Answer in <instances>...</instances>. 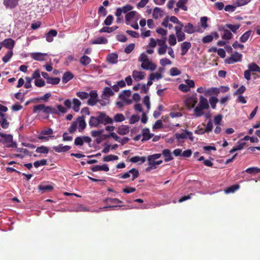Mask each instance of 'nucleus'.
<instances>
[{
  "mask_svg": "<svg viewBox=\"0 0 260 260\" xmlns=\"http://www.w3.org/2000/svg\"><path fill=\"white\" fill-rule=\"evenodd\" d=\"M19 0H3V5L7 9L12 10L19 5Z\"/></svg>",
  "mask_w": 260,
  "mask_h": 260,
  "instance_id": "obj_8",
  "label": "nucleus"
},
{
  "mask_svg": "<svg viewBox=\"0 0 260 260\" xmlns=\"http://www.w3.org/2000/svg\"><path fill=\"white\" fill-rule=\"evenodd\" d=\"M191 47V44L189 42H184L181 44V55H185L188 50Z\"/></svg>",
  "mask_w": 260,
  "mask_h": 260,
  "instance_id": "obj_13",
  "label": "nucleus"
},
{
  "mask_svg": "<svg viewBox=\"0 0 260 260\" xmlns=\"http://www.w3.org/2000/svg\"><path fill=\"white\" fill-rule=\"evenodd\" d=\"M104 203L109 204H119L122 203V202L117 198H106L104 201Z\"/></svg>",
  "mask_w": 260,
  "mask_h": 260,
  "instance_id": "obj_33",
  "label": "nucleus"
},
{
  "mask_svg": "<svg viewBox=\"0 0 260 260\" xmlns=\"http://www.w3.org/2000/svg\"><path fill=\"white\" fill-rule=\"evenodd\" d=\"M114 92L109 87H106L104 88L102 95L103 99L108 100L110 96L114 95Z\"/></svg>",
  "mask_w": 260,
  "mask_h": 260,
  "instance_id": "obj_16",
  "label": "nucleus"
},
{
  "mask_svg": "<svg viewBox=\"0 0 260 260\" xmlns=\"http://www.w3.org/2000/svg\"><path fill=\"white\" fill-rule=\"evenodd\" d=\"M170 75L172 76H175L179 75L181 74V71L177 68H172L170 70Z\"/></svg>",
  "mask_w": 260,
  "mask_h": 260,
  "instance_id": "obj_52",
  "label": "nucleus"
},
{
  "mask_svg": "<svg viewBox=\"0 0 260 260\" xmlns=\"http://www.w3.org/2000/svg\"><path fill=\"white\" fill-rule=\"evenodd\" d=\"M240 24H226L225 25L224 27H226L228 29H230L234 33H236L237 30L240 28Z\"/></svg>",
  "mask_w": 260,
  "mask_h": 260,
  "instance_id": "obj_37",
  "label": "nucleus"
},
{
  "mask_svg": "<svg viewBox=\"0 0 260 260\" xmlns=\"http://www.w3.org/2000/svg\"><path fill=\"white\" fill-rule=\"evenodd\" d=\"M15 44V41L11 38L6 39L1 42L4 47L9 50H12L14 48Z\"/></svg>",
  "mask_w": 260,
  "mask_h": 260,
  "instance_id": "obj_10",
  "label": "nucleus"
},
{
  "mask_svg": "<svg viewBox=\"0 0 260 260\" xmlns=\"http://www.w3.org/2000/svg\"><path fill=\"white\" fill-rule=\"evenodd\" d=\"M251 31L249 30L246 32H245L243 35H242V36L240 38V41L242 43L246 42L248 39L249 38L251 34Z\"/></svg>",
  "mask_w": 260,
  "mask_h": 260,
  "instance_id": "obj_41",
  "label": "nucleus"
},
{
  "mask_svg": "<svg viewBox=\"0 0 260 260\" xmlns=\"http://www.w3.org/2000/svg\"><path fill=\"white\" fill-rule=\"evenodd\" d=\"M98 93L96 90H91L89 93V98L88 99L87 104L91 106H93L96 105L98 100Z\"/></svg>",
  "mask_w": 260,
  "mask_h": 260,
  "instance_id": "obj_7",
  "label": "nucleus"
},
{
  "mask_svg": "<svg viewBox=\"0 0 260 260\" xmlns=\"http://www.w3.org/2000/svg\"><path fill=\"white\" fill-rule=\"evenodd\" d=\"M131 95V91L129 90H125L119 94V96L122 101H127L126 97H129Z\"/></svg>",
  "mask_w": 260,
  "mask_h": 260,
  "instance_id": "obj_38",
  "label": "nucleus"
},
{
  "mask_svg": "<svg viewBox=\"0 0 260 260\" xmlns=\"http://www.w3.org/2000/svg\"><path fill=\"white\" fill-rule=\"evenodd\" d=\"M140 120V116L137 115H132L129 118V123L134 124Z\"/></svg>",
  "mask_w": 260,
  "mask_h": 260,
  "instance_id": "obj_64",
  "label": "nucleus"
},
{
  "mask_svg": "<svg viewBox=\"0 0 260 260\" xmlns=\"http://www.w3.org/2000/svg\"><path fill=\"white\" fill-rule=\"evenodd\" d=\"M188 0H179L176 3V6L181 9L186 11L188 10L187 7L186 6V4L187 3Z\"/></svg>",
  "mask_w": 260,
  "mask_h": 260,
  "instance_id": "obj_32",
  "label": "nucleus"
},
{
  "mask_svg": "<svg viewBox=\"0 0 260 260\" xmlns=\"http://www.w3.org/2000/svg\"><path fill=\"white\" fill-rule=\"evenodd\" d=\"M197 103V99L196 98L191 97L187 100V105L192 108H193Z\"/></svg>",
  "mask_w": 260,
  "mask_h": 260,
  "instance_id": "obj_54",
  "label": "nucleus"
},
{
  "mask_svg": "<svg viewBox=\"0 0 260 260\" xmlns=\"http://www.w3.org/2000/svg\"><path fill=\"white\" fill-rule=\"evenodd\" d=\"M118 159V157L117 155L110 154L103 157V160L104 161H110L112 160H116Z\"/></svg>",
  "mask_w": 260,
  "mask_h": 260,
  "instance_id": "obj_47",
  "label": "nucleus"
},
{
  "mask_svg": "<svg viewBox=\"0 0 260 260\" xmlns=\"http://www.w3.org/2000/svg\"><path fill=\"white\" fill-rule=\"evenodd\" d=\"M222 30L223 34L222 36V38L223 40H230L232 38L233 35L229 29L228 28H223Z\"/></svg>",
  "mask_w": 260,
  "mask_h": 260,
  "instance_id": "obj_34",
  "label": "nucleus"
},
{
  "mask_svg": "<svg viewBox=\"0 0 260 260\" xmlns=\"http://www.w3.org/2000/svg\"><path fill=\"white\" fill-rule=\"evenodd\" d=\"M13 54V51L10 50L7 52L6 54L3 57L2 60L5 63L8 62Z\"/></svg>",
  "mask_w": 260,
  "mask_h": 260,
  "instance_id": "obj_50",
  "label": "nucleus"
},
{
  "mask_svg": "<svg viewBox=\"0 0 260 260\" xmlns=\"http://www.w3.org/2000/svg\"><path fill=\"white\" fill-rule=\"evenodd\" d=\"M141 68L146 70H150L151 71H154L156 68V65L149 61V60H147V61H146V62H142L141 64Z\"/></svg>",
  "mask_w": 260,
  "mask_h": 260,
  "instance_id": "obj_9",
  "label": "nucleus"
},
{
  "mask_svg": "<svg viewBox=\"0 0 260 260\" xmlns=\"http://www.w3.org/2000/svg\"><path fill=\"white\" fill-rule=\"evenodd\" d=\"M177 40L178 42L183 41L185 39V35L183 31H181L176 34Z\"/></svg>",
  "mask_w": 260,
  "mask_h": 260,
  "instance_id": "obj_55",
  "label": "nucleus"
},
{
  "mask_svg": "<svg viewBox=\"0 0 260 260\" xmlns=\"http://www.w3.org/2000/svg\"><path fill=\"white\" fill-rule=\"evenodd\" d=\"M74 77V74L70 71L66 72L62 78V81L63 83H67L72 80Z\"/></svg>",
  "mask_w": 260,
  "mask_h": 260,
  "instance_id": "obj_22",
  "label": "nucleus"
},
{
  "mask_svg": "<svg viewBox=\"0 0 260 260\" xmlns=\"http://www.w3.org/2000/svg\"><path fill=\"white\" fill-rule=\"evenodd\" d=\"M137 12L135 11H132L128 12L125 15V20L127 22H129L133 18H134Z\"/></svg>",
  "mask_w": 260,
  "mask_h": 260,
  "instance_id": "obj_46",
  "label": "nucleus"
},
{
  "mask_svg": "<svg viewBox=\"0 0 260 260\" xmlns=\"http://www.w3.org/2000/svg\"><path fill=\"white\" fill-rule=\"evenodd\" d=\"M125 119V118L123 114L121 113H117L116 115H115L114 119L113 120H114L115 122H120L124 121Z\"/></svg>",
  "mask_w": 260,
  "mask_h": 260,
  "instance_id": "obj_45",
  "label": "nucleus"
},
{
  "mask_svg": "<svg viewBox=\"0 0 260 260\" xmlns=\"http://www.w3.org/2000/svg\"><path fill=\"white\" fill-rule=\"evenodd\" d=\"M249 70L250 72H260V68L255 63H252L248 65Z\"/></svg>",
  "mask_w": 260,
  "mask_h": 260,
  "instance_id": "obj_44",
  "label": "nucleus"
},
{
  "mask_svg": "<svg viewBox=\"0 0 260 260\" xmlns=\"http://www.w3.org/2000/svg\"><path fill=\"white\" fill-rule=\"evenodd\" d=\"M57 32L55 29H51L46 34V40L48 42H51L53 40V37L56 36Z\"/></svg>",
  "mask_w": 260,
  "mask_h": 260,
  "instance_id": "obj_23",
  "label": "nucleus"
},
{
  "mask_svg": "<svg viewBox=\"0 0 260 260\" xmlns=\"http://www.w3.org/2000/svg\"><path fill=\"white\" fill-rule=\"evenodd\" d=\"M118 56L117 53H112L107 55V60L111 63L114 64L118 62Z\"/></svg>",
  "mask_w": 260,
  "mask_h": 260,
  "instance_id": "obj_18",
  "label": "nucleus"
},
{
  "mask_svg": "<svg viewBox=\"0 0 260 260\" xmlns=\"http://www.w3.org/2000/svg\"><path fill=\"white\" fill-rule=\"evenodd\" d=\"M108 43L107 39L103 37H99L91 41L92 44H106Z\"/></svg>",
  "mask_w": 260,
  "mask_h": 260,
  "instance_id": "obj_30",
  "label": "nucleus"
},
{
  "mask_svg": "<svg viewBox=\"0 0 260 260\" xmlns=\"http://www.w3.org/2000/svg\"><path fill=\"white\" fill-rule=\"evenodd\" d=\"M134 48L135 44L133 43L130 44L125 48L124 52L127 54H129L134 49Z\"/></svg>",
  "mask_w": 260,
  "mask_h": 260,
  "instance_id": "obj_62",
  "label": "nucleus"
},
{
  "mask_svg": "<svg viewBox=\"0 0 260 260\" xmlns=\"http://www.w3.org/2000/svg\"><path fill=\"white\" fill-rule=\"evenodd\" d=\"M76 94L78 97L82 100L87 99L89 96V93L85 91H78L76 92Z\"/></svg>",
  "mask_w": 260,
  "mask_h": 260,
  "instance_id": "obj_42",
  "label": "nucleus"
},
{
  "mask_svg": "<svg viewBox=\"0 0 260 260\" xmlns=\"http://www.w3.org/2000/svg\"><path fill=\"white\" fill-rule=\"evenodd\" d=\"M218 102V100L215 96H211L209 99V102L212 109L216 108V104Z\"/></svg>",
  "mask_w": 260,
  "mask_h": 260,
  "instance_id": "obj_53",
  "label": "nucleus"
},
{
  "mask_svg": "<svg viewBox=\"0 0 260 260\" xmlns=\"http://www.w3.org/2000/svg\"><path fill=\"white\" fill-rule=\"evenodd\" d=\"M219 89L217 87H212L207 89L206 96L217 95L219 93Z\"/></svg>",
  "mask_w": 260,
  "mask_h": 260,
  "instance_id": "obj_29",
  "label": "nucleus"
},
{
  "mask_svg": "<svg viewBox=\"0 0 260 260\" xmlns=\"http://www.w3.org/2000/svg\"><path fill=\"white\" fill-rule=\"evenodd\" d=\"M146 158L145 156H135L130 158L129 160L131 162L133 163H136L139 161H141V163H143L146 161Z\"/></svg>",
  "mask_w": 260,
  "mask_h": 260,
  "instance_id": "obj_36",
  "label": "nucleus"
},
{
  "mask_svg": "<svg viewBox=\"0 0 260 260\" xmlns=\"http://www.w3.org/2000/svg\"><path fill=\"white\" fill-rule=\"evenodd\" d=\"M162 78V76L161 74L158 72L155 73H151L149 75V79H150L151 80H154L155 79L158 80L161 79Z\"/></svg>",
  "mask_w": 260,
  "mask_h": 260,
  "instance_id": "obj_51",
  "label": "nucleus"
},
{
  "mask_svg": "<svg viewBox=\"0 0 260 260\" xmlns=\"http://www.w3.org/2000/svg\"><path fill=\"white\" fill-rule=\"evenodd\" d=\"M245 172L248 174H253V173H260V168L257 167H251L248 168L246 170Z\"/></svg>",
  "mask_w": 260,
  "mask_h": 260,
  "instance_id": "obj_49",
  "label": "nucleus"
},
{
  "mask_svg": "<svg viewBox=\"0 0 260 260\" xmlns=\"http://www.w3.org/2000/svg\"><path fill=\"white\" fill-rule=\"evenodd\" d=\"M240 187L239 185L238 184H234L233 185L229 186L225 188L224 190L225 193L228 194L230 193H233L236 190H238Z\"/></svg>",
  "mask_w": 260,
  "mask_h": 260,
  "instance_id": "obj_31",
  "label": "nucleus"
},
{
  "mask_svg": "<svg viewBox=\"0 0 260 260\" xmlns=\"http://www.w3.org/2000/svg\"><path fill=\"white\" fill-rule=\"evenodd\" d=\"M73 109L75 112H78L80 110V107L81 105L80 101L76 98L73 100Z\"/></svg>",
  "mask_w": 260,
  "mask_h": 260,
  "instance_id": "obj_39",
  "label": "nucleus"
},
{
  "mask_svg": "<svg viewBox=\"0 0 260 260\" xmlns=\"http://www.w3.org/2000/svg\"><path fill=\"white\" fill-rule=\"evenodd\" d=\"M77 126V122L74 121L72 123L68 130L70 133H74L76 131Z\"/></svg>",
  "mask_w": 260,
  "mask_h": 260,
  "instance_id": "obj_59",
  "label": "nucleus"
},
{
  "mask_svg": "<svg viewBox=\"0 0 260 260\" xmlns=\"http://www.w3.org/2000/svg\"><path fill=\"white\" fill-rule=\"evenodd\" d=\"M113 20V17L112 15H110L107 17L104 21V24L107 26L110 25Z\"/></svg>",
  "mask_w": 260,
  "mask_h": 260,
  "instance_id": "obj_63",
  "label": "nucleus"
},
{
  "mask_svg": "<svg viewBox=\"0 0 260 260\" xmlns=\"http://www.w3.org/2000/svg\"><path fill=\"white\" fill-rule=\"evenodd\" d=\"M145 75L146 74L144 72L142 71H138L137 70L133 71L132 73L133 77L137 81L144 79L145 77Z\"/></svg>",
  "mask_w": 260,
  "mask_h": 260,
  "instance_id": "obj_12",
  "label": "nucleus"
},
{
  "mask_svg": "<svg viewBox=\"0 0 260 260\" xmlns=\"http://www.w3.org/2000/svg\"><path fill=\"white\" fill-rule=\"evenodd\" d=\"M129 132V127L127 125H122L118 127L117 133L120 135L128 134Z\"/></svg>",
  "mask_w": 260,
  "mask_h": 260,
  "instance_id": "obj_21",
  "label": "nucleus"
},
{
  "mask_svg": "<svg viewBox=\"0 0 260 260\" xmlns=\"http://www.w3.org/2000/svg\"><path fill=\"white\" fill-rule=\"evenodd\" d=\"M175 136L177 140L188 138L191 142L194 141V138L192 136V133L191 132H189L187 130H185L184 133L181 134L176 133L175 134Z\"/></svg>",
  "mask_w": 260,
  "mask_h": 260,
  "instance_id": "obj_6",
  "label": "nucleus"
},
{
  "mask_svg": "<svg viewBox=\"0 0 260 260\" xmlns=\"http://www.w3.org/2000/svg\"><path fill=\"white\" fill-rule=\"evenodd\" d=\"M17 152L20 153L14 154L15 157L21 158H23L25 155L28 154V151L25 148H19L17 149Z\"/></svg>",
  "mask_w": 260,
  "mask_h": 260,
  "instance_id": "obj_25",
  "label": "nucleus"
},
{
  "mask_svg": "<svg viewBox=\"0 0 260 260\" xmlns=\"http://www.w3.org/2000/svg\"><path fill=\"white\" fill-rule=\"evenodd\" d=\"M209 105L207 100L202 95L200 96L198 105L194 109V114L197 117H201L204 114V110L208 109Z\"/></svg>",
  "mask_w": 260,
  "mask_h": 260,
  "instance_id": "obj_1",
  "label": "nucleus"
},
{
  "mask_svg": "<svg viewBox=\"0 0 260 260\" xmlns=\"http://www.w3.org/2000/svg\"><path fill=\"white\" fill-rule=\"evenodd\" d=\"M60 81V79L59 77H50L49 79H47V83L52 85H57Z\"/></svg>",
  "mask_w": 260,
  "mask_h": 260,
  "instance_id": "obj_43",
  "label": "nucleus"
},
{
  "mask_svg": "<svg viewBox=\"0 0 260 260\" xmlns=\"http://www.w3.org/2000/svg\"><path fill=\"white\" fill-rule=\"evenodd\" d=\"M49 106H46L44 104H39L34 106L33 113H37L40 111H42L46 115L44 118H48L49 115Z\"/></svg>",
  "mask_w": 260,
  "mask_h": 260,
  "instance_id": "obj_4",
  "label": "nucleus"
},
{
  "mask_svg": "<svg viewBox=\"0 0 260 260\" xmlns=\"http://www.w3.org/2000/svg\"><path fill=\"white\" fill-rule=\"evenodd\" d=\"M91 170L92 172H96L99 171H104L108 172L109 170L108 166L107 164H104L102 166L96 165L93 166Z\"/></svg>",
  "mask_w": 260,
  "mask_h": 260,
  "instance_id": "obj_20",
  "label": "nucleus"
},
{
  "mask_svg": "<svg viewBox=\"0 0 260 260\" xmlns=\"http://www.w3.org/2000/svg\"><path fill=\"white\" fill-rule=\"evenodd\" d=\"M47 55L46 53L40 52H34L30 54V57L38 61L45 60V57Z\"/></svg>",
  "mask_w": 260,
  "mask_h": 260,
  "instance_id": "obj_15",
  "label": "nucleus"
},
{
  "mask_svg": "<svg viewBox=\"0 0 260 260\" xmlns=\"http://www.w3.org/2000/svg\"><path fill=\"white\" fill-rule=\"evenodd\" d=\"M89 124L91 127H97L100 124L96 116H91L89 120Z\"/></svg>",
  "mask_w": 260,
  "mask_h": 260,
  "instance_id": "obj_27",
  "label": "nucleus"
},
{
  "mask_svg": "<svg viewBox=\"0 0 260 260\" xmlns=\"http://www.w3.org/2000/svg\"><path fill=\"white\" fill-rule=\"evenodd\" d=\"M3 138L0 142L4 144L8 148H16L17 144L13 141V136L10 134H4L1 136Z\"/></svg>",
  "mask_w": 260,
  "mask_h": 260,
  "instance_id": "obj_2",
  "label": "nucleus"
},
{
  "mask_svg": "<svg viewBox=\"0 0 260 260\" xmlns=\"http://www.w3.org/2000/svg\"><path fill=\"white\" fill-rule=\"evenodd\" d=\"M1 126L4 129H6L9 127L10 123L7 121L6 117L1 119Z\"/></svg>",
  "mask_w": 260,
  "mask_h": 260,
  "instance_id": "obj_57",
  "label": "nucleus"
},
{
  "mask_svg": "<svg viewBox=\"0 0 260 260\" xmlns=\"http://www.w3.org/2000/svg\"><path fill=\"white\" fill-rule=\"evenodd\" d=\"M118 28V27L117 26H113L112 27L105 26L103 27L102 29H101L99 31L100 32L110 33L115 31Z\"/></svg>",
  "mask_w": 260,
  "mask_h": 260,
  "instance_id": "obj_35",
  "label": "nucleus"
},
{
  "mask_svg": "<svg viewBox=\"0 0 260 260\" xmlns=\"http://www.w3.org/2000/svg\"><path fill=\"white\" fill-rule=\"evenodd\" d=\"M36 151L39 153L47 154L49 152V149L47 147L41 146L37 148Z\"/></svg>",
  "mask_w": 260,
  "mask_h": 260,
  "instance_id": "obj_48",
  "label": "nucleus"
},
{
  "mask_svg": "<svg viewBox=\"0 0 260 260\" xmlns=\"http://www.w3.org/2000/svg\"><path fill=\"white\" fill-rule=\"evenodd\" d=\"M169 43L171 46H174L176 44V39L174 34L170 35L169 38Z\"/></svg>",
  "mask_w": 260,
  "mask_h": 260,
  "instance_id": "obj_56",
  "label": "nucleus"
},
{
  "mask_svg": "<svg viewBox=\"0 0 260 260\" xmlns=\"http://www.w3.org/2000/svg\"><path fill=\"white\" fill-rule=\"evenodd\" d=\"M162 154L165 157V161L168 162L173 159L170 150L166 149L162 151Z\"/></svg>",
  "mask_w": 260,
  "mask_h": 260,
  "instance_id": "obj_26",
  "label": "nucleus"
},
{
  "mask_svg": "<svg viewBox=\"0 0 260 260\" xmlns=\"http://www.w3.org/2000/svg\"><path fill=\"white\" fill-rule=\"evenodd\" d=\"M142 133L143 136L142 141H148L153 136V134L150 133L149 129L148 128L143 129Z\"/></svg>",
  "mask_w": 260,
  "mask_h": 260,
  "instance_id": "obj_17",
  "label": "nucleus"
},
{
  "mask_svg": "<svg viewBox=\"0 0 260 260\" xmlns=\"http://www.w3.org/2000/svg\"><path fill=\"white\" fill-rule=\"evenodd\" d=\"M53 129L51 128L44 129L40 132L41 135H51L53 134Z\"/></svg>",
  "mask_w": 260,
  "mask_h": 260,
  "instance_id": "obj_60",
  "label": "nucleus"
},
{
  "mask_svg": "<svg viewBox=\"0 0 260 260\" xmlns=\"http://www.w3.org/2000/svg\"><path fill=\"white\" fill-rule=\"evenodd\" d=\"M90 62L91 59L86 55H83L80 59V63L83 66H87L90 63Z\"/></svg>",
  "mask_w": 260,
  "mask_h": 260,
  "instance_id": "obj_40",
  "label": "nucleus"
},
{
  "mask_svg": "<svg viewBox=\"0 0 260 260\" xmlns=\"http://www.w3.org/2000/svg\"><path fill=\"white\" fill-rule=\"evenodd\" d=\"M184 31L188 34H191L196 32V30L192 24L190 23H188L184 26Z\"/></svg>",
  "mask_w": 260,
  "mask_h": 260,
  "instance_id": "obj_28",
  "label": "nucleus"
},
{
  "mask_svg": "<svg viewBox=\"0 0 260 260\" xmlns=\"http://www.w3.org/2000/svg\"><path fill=\"white\" fill-rule=\"evenodd\" d=\"M38 189L42 193H45L52 191L53 187L51 185L42 184L39 185Z\"/></svg>",
  "mask_w": 260,
  "mask_h": 260,
  "instance_id": "obj_19",
  "label": "nucleus"
},
{
  "mask_svg": "<svg viewBox=\"0 0 260 260\" xmlns=\"http://www.w3.org/2000/svg\"><path fill=\"white\" fill-rule=\"evenodd\" d=\"M78 122L79 126H78V131L80 132H82L86 126V123L85 121V116L82 115V116L79 117L77 121Z\"/></svg>",
  "mask_w": 260,
  "mask_h": 260,
  "instance_id": "obj_14",
  "label": "nucleus"
},
{
  "mask_svg": "<svg viewBox=\"0 0 260 260\" xmlns=\"http://www.w3.org/2000/svg\"><path fill=\"white\" fill-rule=\"evenodd\" d=\"M35 84L37 87H41L45 85V82L42 79H37L35 81Z\"/></svg>",
  "mask_w": 260,
  "mask_h": 260,
  "instance_id": "obj_61",
  "label": "nucleus"
},
{
  "mask_svg": "<svg viewBox=\"0 0 260 260\" xmlns=\"http://www.w3.org/2000/svg\"><path fill=\"white\" fill-rule=\"evenodd\" d=\"M71 147L68 145H63L62 144H59L57 146L53 147V150L57 153L65 152L71 149Z\"/></svg>",
  "mask_w": 260,
  "mask_h": 260,
  "instance_id": "obj_11",
  "label": "nucleus"
},
{
  "mask_svg": "<svg viewBox=\"0 0 260 260\" xmlns=\"http://www.w3.org/2000/svg\"><path fill=\"white\" fill-rule=\"evenodd\" d=\"M242 57L241 54L236 52L235 53L231 54L230 57L226 58L225 62L228 64H233L235 62L241 61Z\"/></svg>",
  "mask_w": 260,
  "mask_h": 260,
  "instance_id": "obj_5",
  "label": "nucleus"
},
{
  "mask_svg": "<svg viewBox=\"0 0 260 260\" xmlns=\"http://www.w3.org/2000/svg\"><path fill=\"white\" fill-rule=\"evenodd\" d=\"M129 173H130L132 174V176H133L132 180L133 181L136 178H137L139 175L138 170L135 168H133L131 170H130L129 171Z\"/></svg>",
  "mask_w": 260,
  "mask_h": 260,
  "instance_id": "obj_58",
  "label": "nucleus"
},
{
  "mask_svg": "<svg viewBox=\"0 0 260 260\" xmlns=\"http://www.w3.org/2000/svg\"><path fill=\"white\" fill-rule=\"evenodd\" d=\"M164 14V12L161 8L155 7L153 10L152 16L153 18L156 19L159 17H162Z\"/></svg>",
  "mask_w": 260,
  "mask_h": 260,
  "instance_id": "obj_24",
  "label": "nucleus"
},
{
  "mask_svg": "<svg viewBox=\"0 0 260 260\" xmlns=\"http://www.w3.org/2000/svg\"><path fill=\"white\" fill-rule=\"evenodd\" d=\"M97 117L100 124L106 125L113 122V120L104 112H97Z\"/></svg>",
  "mask_w": 260,
  "mask_h": 260,
  "instance_id": "obj_3",
  "label": "nucleus"
}]
</instances>
